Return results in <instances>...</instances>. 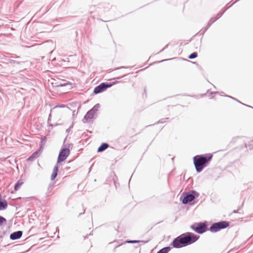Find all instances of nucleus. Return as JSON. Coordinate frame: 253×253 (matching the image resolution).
<instances>
[{
    "mask_svg": "<svg viewBox=\"0 0 253 253\" xmlns=\"http://www.w3.org/2000/svg\"><path fill=\"white\" fill-rule=\"evenodd\" d=\"M12 58H20V56H12Z\"/></svg>",
    "mask_w": 253,
    "mask_h": 253,
    "instance_id": "27",
    "label": "nucleus"
},
{
    "mask_svg": "<svg viewBox=\"0 0 253 253\" xmlns=\"http://www.w3.org/2000/svg\"><path fill=\"white\" fill-rule=\"evenodd\" d=\"M95 113L93 112V110H89L84 116L83 120L84 123L89 122L91 119L93 118Z\"/></svg>",
    "mask_w": 253,
    "mask_h": 253,
    "instance_id": "9",
    "label": "nucleus"
},
{
    "mask_svg": "<svg viewBox=\"0 0 253 253\" xmlns=\"http://www.w3.org/2000/svg\"><path fill=\"white\" fill-rule=\"evenodd\" d=\"M123 68H124V67H123V66H122V67H119V69Z\"/></svg>",
    "mask_w": 253,
    "mask_h": 253,
    "instance_id": "32",
    "label": "nucleus"
},
{
    "mask_svg": "<svg viewBox=\"0 0 253 253\" xmlns=\"http://www.w3.org/2000/svg\"><path fill=\"white\" fill-rule=\"evenodd\" d=\"M170 250L169 247H164L159 251L157 253H168Z\"/></svg>",
    "mask_w": 253,
    "mask_h": 253,
    "instance_id": "16",
    "label": "nucleus"
},
{
    "mask_svg": "<svg viewBox=\"0 0 253 253\" xmlns=\"http://www.w3.org/2000/svg\"><path fill=\"white\" fill-rule=\"evenodd\" d=\"M109 147V144L107 143H103L101 145L98 147L97 149L98 152H103Z\"/></svg>",
    "mask_w": 253,
    "mask_h": 253,
    "instance_id": "13",
    "label": "nucleus"
},
{
    "mask_svg": "<svg viewBox=\"0 0 253 253\" xmlns=\"http://www.w3.org/2000/svg\"><path fill=\"white\" fill-rule=\"evenodd\" d=\"M228 97L241 103V102L238 100L237 99L230 96H228Z\"/></svg>",
    "mask_w": 253,
    "mask_h": 253,
    "instance_id": "25",
    "label": "nucleus"
},
{
    "mask_svg": "<svg viewBox=\"0 0 253 253\" xmlns=\"http://www.w3.org/2000/svg\"><path fill=\"white\" fill-rule=\"evenodd\" d=\"M212 157V155H197L193 158V163L197 172H201L207 166Z\"/></svg>",
    "mask_w": 253,
    "mask_h": 253,
    "instance_id": "2",
    "label": "nucleus"
},
{
    "mask_svg": "<svg viewBox=\"0 0 253 253\" xmlns=\"http://www.w3.org/2000/svg\"><path fill=\"white\" fill-rule=\"evenodd\" d=\"M198 56V54L197 52H195L191 54L189 56V59H192L196 58Z\"/></svg>",
    "mask_w": 253,
    "mask_h": 253,
    "instance_id": "19",
    "label": "nucleus"
},
{
    "mask_svg": "<svg viewBox=\"0 0 253 253\" xmlns=\"http://www.w3.org/2000/svg\"><path fill=\"white\" fill-rule=\"evenodd\" d=\"M11 63H13V64H19L20 63L16 61H15V60H13Z\"/></svg>",
    "mask_w": 253,
    "mask_h": 253,
    "instance_id": "26",
    "label": "nucleus"
},
{
    "mask_svg": "<svg viewBox=\"0 0 253 253\" xmlns=\"http://www.w3.org/2000/svg\"><path fill=\"white\" fill-rule=\"evenodd\" d=\"M46 140V137L45 136H43L42 137L40 142V149H42L45 144V141Z\"/></svg>",
    "mask_w": 253,
    "mask_h": 253,
    "instance_id": "15",
    "label": "nucleus"
},
{
    "mask_svg": "<svg viewBox=\"0 0 253 253\" xmlns=\"http://www.w3.org/2000/svg\"><path fill=\"white\" fill-rule=\"evenodd\" d=\"M167 46H168V45H166V46L164 48H163V49H162V50L160 51V52H161V51H163Z\"/></svg>",
    "mask_w": 253,
    "mask_h": 253,
    "instance_id": "30",
    "label": "nucleus"
},
{
    "mask_svg": "<svg viewBox=\"0 0 253 253\" xmlns=\"http://www.w3.org/2000/svg\"><path fill=\"white\" fill-rule=\"evenodd\" d=\"M70 154V150L69 148H62L58 156L57 163H60L66 159Z\"/></svg>",
    "mask_w": 253,
    "mask_h": 253,
    "instance_id": "6",
    "label": "nucleus"
},
{
    "mask_svg": "<svg viewBox=\"0 0 253 253\" xmlns=\"http://www.w3.org/2000/svg\"><path fill=\"white\" fill-rule=\"evenodd\" d=\"M58 167L57 165H56L54 166V167L53 168L52 173L51 175L50 179L51 180H53L56 177L57 174H58Z\"/></svg>",
    "mask_w": 253,
    "mask_h": 253,
    "instance_id": "12",
    "label": "nucleus"
},
{
    "mask_svg": "<svg viewBox=\"0 0 253 253\" xmlns=\"http://www.w3.org/2000/svg\"><path fill=\"white\" fill-rule=\"evenodd\" d=\"M83 211L82 212H80L79 213V215H81L84 213L85 211V210H86V208H85L84 207H83Z\"/></svg>",
    "mask_w": 253,
    "mask_h": 253,
    "instance_id": "24",
    "label": "nucleus"
},
{
    "mask_svg": "<svg viewBox=\"0 0 253 253\" xmlns=\"http://www.w3.org/2000/svg\"><path fill=\"white\" fill-rule=\"evenodd\" d=\"M39 157V153L38 151L35 152L32 155L28 158V160L30 161H34L37 158Z\"/></svg>",
    "mask_w": 253,
    "mask_h": 253,
    "instance_id": "14",
    "label": "nucleus"
},
{
    "mask_svg": "<svg viewBox=\"0 0 253 253\" xmlns=\"http://www.w3.org/2000/svg\"><path fill=\"white\" fill-rule=\"evenodd\" d=\"M68 84V82H64L63 83H61L59 84H58V86H66V85H67Z\"/></svg>",
    "mask_w": 253,
    "mask_h": 253,
    "instance_id": "22",
    "label": "nucleus"
},
{
    "mask_svg": "<svg viewBox=\"0 0 253 253\" xmlns=\"http://www.w3.org/2000/svg\"><path fill=\"white\" fill-rule=\"evenodd\" d=\"M23 183V182L22 181H21V180H18L16 183L15 184V186H14V190L15 191H17L19 187L22 185V184Z\"/></svg>",
    "mask_w": 253,
    "mask_h": 253,
    "instance_id": "17",
    "label": "nucleus"
},
{
    "mask_svg": "<svg viewBox=\"0 0 253 253\" xmlns=\"http://www.w3.org/2000/svg\"><path fill=\"white\" fill-rule=\"evenodd\" d=\"M5 232L4 231H0V240H1L3 236H4Z\"/></svg>",
    "mask_w": 253,
    "mask_h": 253,
    "instance_id": "21",
    "label": "nucleus"
},
{
    "mask_svg": "<svg viewBox=\"0 0 253 253\" xmlns=\"http://www.w3.org/2000/svg\"><path fill=\"white\" fill-rule=\"evenodd\" d=\"M225 12V10L223 11V12H220V13H218L216 17L215 18H211V19L210 20L208 25H207V26L206 27V30H207L211 26V25L214 23V22H215L217 19H218L220 17H221L222 16V15L223 14L224 12Z\"/></svg>",
    "mask_w": 253,
    "mask_h": 253,
    "instance_id": "10",
    "label": "nucleus"
},
{
    "mask_svg": "<svg viewBox=\"0 0 253 253\" xmlns=\"http://www.w3.org/2000/svg\"><path fill=\"white\" fill-rule=\"evenodd\" d=\"M169 118H164V119H162L161 120H160L158 122V124H162V123H164L166 122V120H168Z\"/></svg>",
    "mask_w": 253,
    "mask_h": 253,
    "instance_id": "20",
    "label": "nucleus"
},
{
    "mask_svg": "<svg viewBox=\"0 0 253 253\" xmlns=\"http://www.w3.org/2000/svg\"><path fill=\"white\" fill-rule=\"evenodd\" d=\"M190 228L196 233L202 234L208 230V224L206 221L195 222L190 226Z\"/></svg>",
    "mask_w": 253,
    "mask_h": 253,
    "instance_id": "3",
    "label": "nucleus"
},
{
    "mask_svg": "<svg viewBox=\"0 0 253 253\" xmlns=\"http://www.w3.org/2000/svg\"><path fill=\"white\" fill-rule=\"evenodd\" d=\"M111 86V84L106 83H102L96 86L93 90L95 94H98L105 91L107 88Z\"/></svg>",
    "mask_w": 253,
    "mask_h": 253,
    "instance_id": "7",
    "label": "nucleus"
},
{
    "mask_svg": "<svg viewBox=\"0 0 253 253\" xmlns=\"http://www.w3.org/2000/svg\"><path fill=\"white\" fill-rule=\"evenodd\" d=\"M199 195V193L194 190H192L190 192L184 193L181 195V197L183 196L182 202L183 204H187L193 201L196 197H198Z\"/></svg>",
    "mask_w": 253,
    "mask_h": 253,
    "instance_id": "5",
    "label": "nucleus"
},
{
    "mask_svg": "<svg viewBox=\"0 0 253 253\" xmlns=\"http://www.w3.org/2000/svg\"><path fill=\"white\" fill-rule=\"evenodd\" d=\"M229 226V222L227 221H221L213 223L210 226L209 230L211 233H216L219 231L226 228Z\"/></svg>",
    "mask_w": 253,
    "mask_h": 253,
    "instance_id": "4",
    "label": "nucleus"
},
{
    "mask_svg": "<svg viewBox=\"0 0 253 253\" xmlns=\"http://www.w3.org/2000/svg\"><path fill=\"white\" fill-rule=\"evenodd\" d=\"M7 202L5 200L2 201H0V211L4 210L7 207ZM6 220L5 218L0 215V226L2 225L3 223H5Z\"/></svg>",
    "mask_w": 253,
    "mask_h": 253,
    "instance_id": "8",
    "label": "nucleus"
},
{
    "mask_svg": "<svg viewBox=\"0 0 253 253\" xmlns=\"http://www.w3.org/2000/svg\"><path fill=\"white\" fill-rule=\"evenodd\" d=\"M100 105L99 104H96L91 109V110H93V112L95 114L96 112L98 111Z\"/></svg>",
    "mask_w": 253,
    "mask_h": 253,
    "instance_id": "18",
    "label": "nucleus"
},
{
    "mask_svg": "<svg viewBox=\"0 0 253 253\" xmlns=\"http://www.w3.org/2000/svg\"><path fill=\"white\" fill-rule=\"evenodd\" d=\"M140 242V241H138V240H131V241H128L127 242L129 243H139Z\"/></svg>",
    "mask_w": 253,
    "mask_h": 253,
    "instance_id": "23",
    "label": "nucleus"
},
{
    "mask_svg": "<svg viewBox=\"0 0 253 253\" xmlns=\"http://www.w3.org/2000/svg\"><path fill=\"white\" fill-rule=\"evenodd\" d=\"M199 238V236L192 232H186L175 238L171 245L174 248L179 249L196 242Z\"/></svg>",
    "mask_w": 253,
    "mask_h": 253,
    "instance_id": "1",
    "label": "nucleus"
},
{
    "mask_svg": "<svg viewBox=\"0 0 253 253\" xmlns=\"http://www.w3.org/2000/svg\"><path fill=\"white\" fill-rule=\"evenodd\" d=\"M23 234L22 231H17L11 233L10 235V239L12 240H15L20 239Z\"/></svg>",
    "mask_w": 253,
    "mask_h": 253,
    "instance_id": "11",
    "label": "nucleus"
},
{
    "mask_svg": "<svg viewBox=\"0 0 253 253\" xmlns=\"http://www.w3.org/2000/svg\"><path fill=\"white\" fill-rule=\"evenodd\" d=\"M249 148H250V149H253V147H252V145L251 144L249 145Z\"/></svg>",
    "mask_w": 253,
    "mask_h": 253,
    "instance_id": "28",
    "label": "nucleus"
},
{
    "mask_svg": "<svg viewBox=\"0 0 253 253\" xmlns=\"http://www.w3.org/2000/svg\"><path fill=\"white\" fill-rule=\"evenodd\" d=\"M0 201H2L1 200V194H0Z\"/></svg>",
    "mask_w": 253,
    "mask_h": 253,
    "instance_id": "31",
    "label": "nucleus"
},
{
    "mask_svg": "<svg viewBox=\"0 0 253 253\" xmlns=\"http://www.w3.org/2000/svg\"><path fill=\"white\" fill-rule=\"evenodd\" d=\"M50 117H51V114H50L49 115L48 119V121H49V120L50 119Z\"/></svg>",
    "mask_w": 253,
    "mask_h": 253,
    "instance_id": "29",
    "label": "nucleus"
}]
</instances>
